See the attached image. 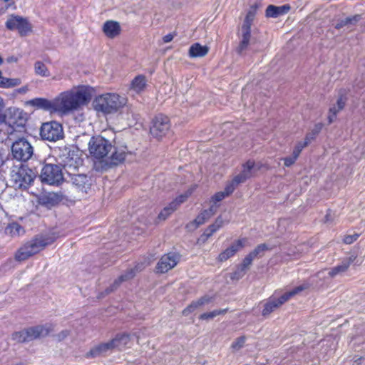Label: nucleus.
Masks as SVG:
<instances>
[{"instance_id": "obj_53", "label": "nucleus", "mask_w": 365, "mask_h": 365, "mask_svg": "<svg viewBox=\"0 0 365 365\" xmlns=\"http://www.w3.org/2000/svg\"><path fill=\"white\" fill-rule=\"evenodd\" d=\"M322 123H318V124H316L314 129L312 130V133H313V135L314 136H316V135H317L320 130H322Z\"/></svg>"}, {"instance_id": "obj_3", "label": "nucleus", "mask_w": 365, "mask_h": 365, "mask_svg": "<svg viewBox=\"0 0 365 365\" xmlns=\"http://www.w3.org/2000/svg\"><path fill=\"white\" fill-rule=\"evenodd\" d=\"M36 177V173L22 163L14 165L11 172V182L16 189L26 190L34 182Z\"/></svg>"}, {"instance_id": "obj_44", "label": "nucleus", "mask_w": 365, "mask_h": 365, "mask_svg": "<svg viewBox=\"0 0 365 365\" xmlns=\"http://www.w3.org/2000/svg\"><path fill=\"white\" fill-rule=\"evenodd\" d=\"M309 143V138L307 139V141L299 142L294 147L292 154L298 158L302 149L305 148Z\"/></svg>"}, {"instance_id": "obj_50", "label": "nucleus", "mask_w": 365, "mask_h": 365, "mask_svg": "<svg viewBox=\"0 0 365 365\" xmlns=\"http://www.w3.org/2000/svg\"><path fill=\"white\" fill-rule=\"evenodd\" d=\"M358 237H359V235H357V234L347 235L344 238V243L349 245V244L353 243L354 241H356Z\"/></svg>"}, {"instance_id": "obj_17", "label": "nucleus", "mask_w": 365, "mask_h": 365, "mask_svg": "<svg viewBox=\"0 0 365 365\" xmlns=\"http://www.w3.org/2000/svg\"><path fill=\"white\" fill-rule=\"evenodd\" d=\"M217 208V205H211L209 209L205 210L200 212L192 222L188 223L186 225V227L189 230H195L200 225L204 224L207 220H208L216 212Z\"/></svg>"}, {"instance_id": "obj_27", "label": "nucleus", "mask_w": 365, "mask_h": 365, "mask_svg": "<svg viewBox=\"0 0 365 365\" xmlns=\"http://www.w3.org/2000/svg\"><path fill=\"white\" fill-rule=\"evenodd\" d=\"M289 9L290 6L289 5H283L280 6L269 5L266 9V16L267 17L277 18L281 15L287 14Z\"/></svg>"}, {"instance_id": "obj_21", "label": "nucleus", "mask_w": 365, "mask_h": 365, "mask_svg": "<svg viewBox=\"0 0 365 365\" xmlns=\"http://www.w3.org/2000/svg\"><path fill=\"white\" fill-rule=\"evenodd\" d=\"M145 267V264H138L135 268L128 269L125 274L120 275L117 279H115L112 287L110 289H108V292H112L113 289H116L121 282L133 278L137 272L142 270Z\"/></svg>"}, {"instance_id": "obj_5", "label": "nucleus", "mask_w": 365, "mask_h": 365, "mask_svg": "<svg viewBox=\"0 0 365 365\" xmlns=\"http://www.w3.org/2000/svg\"><path fill=\"white\" fill-rule=\"evenodd\" d=\"M53 240L45 237H38L26 242L16 253V259L24 261L31 256L42 250L46 246L51 244Z\"/></svg>"}, {"instance_id": "obj_30", "label": "nucleus", "mask_w": 365, "mask_h": 365, "mask_svg": "<svg viewBox=\"0 0 365 365\" xmlns=\"http://www.w3.org/2000/svg\"><path fill=\"white\" fill-rule=\"evenodd\" d=\"M145 86V77L143 75H138L132 81L130 90L135 93H140L144 91Z\"/></svg>"}, {"instance_id": "obj_37", "label": "nucleus", "mask_w": 365, "mask_h": 365, "mask_svg": "<svg viewBox=\"0 0 365 365\" xmlns=\"http://www.w3.org/2000/svg\"><path fill=\"white\" fill-rule=\"evenodd\" d=\"M6 232L11 236H19L24 233V230L19 224L13 222L7 226Z\"/></svg>"}, {"instance_id": "obj_64", "label": "nucleus", "mask_w": 365, "mask_h": 365, "mask_svg": "<svg viewBox=\"0 0 365 365\" xmlns=\"http://www.w3.org/2000/svg\"><path fill=\"white\" fill-rule=\"evenodd\" d=\"M358 360L361 361H365V359L364 358H359Z\"/></svg>"}, {"instance_id": "obj_23", "label": "nucleus", "mask_w": 365, "mask_h": 365, "mask_svg": "<svg viewBox=\"0 0 365 365\" xmlns=\"http://www.w3.org/2000/svg\"><path fill=\"white\" fill-rule=\"evenodd\" d=\"M62 200L61 195L56 192H48L39 198V202L42 205L51 208L58 205Z\"/></svg>"}, {"instance_id": "obj_12", "label": "nucleus", "mask_w": 365, "mask_h": 365, "mask_svg": "<svg viewBox=\"0 0 365 365\" xmlns=\"http://www.w3.org/2000/svg\"><path fill=\"white\" fill-rule=\"evenodd\" d=\"M40 135L43 140L53 142L58 140L63 136L62 125L56 121L43 123Z\"/></svg>"}, {"instance_id": "obj_49", "label": "nucleus", "mask_w": 365, "mask_h": 365, "mask_svg": "<svg viewBox=\"0 0 365 365\" xmlns=\"http://www.w3.org/2000/svg\"><path fill=\"white\" fill-rule=\"evenodd\" d=\"M297 159V157L294 155L293 154L292 155V156L283 158V160L284 162V165L286 167L291 166L292 165H293L295 163Z\"/></svg>"}, {"instance_id": "obj_28", "label": "nucleus", "mask_w": 365, "mask_h": 365, "mask_svg": "<svg viewBox=\"0 0 365 365\" xmlns=\"http://www.w3.org/2000/svg\"><path fill=\"white\" fill-rule=\"evenodd\" d=\"M127 154L126 147L114 148V151L110 156V165H118L123 162Z\"/></svg>"}, {"instance_id": "obj_6", "label": "nucleus", "mask_w": 365, "mask_h": 365, "mask_svg": "<svg viewBox=\"0 0 365 365\" xmlns=\"http://www.w3.org/2000/svg\"><path fill=\"white\" fill-rule=\"evenodd\" d=\"M57 161L68 174L76 172L82 163V160L77 152L68 148L60 150Z\"/></svg>"}, {"instance_id": "obj_52", "label": "nucleus", "mask_w": 365, "mask_h": 365, "mask_svg": "<svg viewBox=\"0 0 365 365\" xmlns=\"http://www.w3.org/2000/svg\"><path fill=\"white\" fill-rule=\"evenodd\" d=\"M69 334H70V332L68 330H63L58 334V336H57L58 339L59 341H61V340L66 339L69 335Z\"/></svg>"}, {"instance_id": "obj_58", "label": "nucleus", "mask_w": 365, "mask_h": 365, "mask_svg": "<svg viewBox=\"0 0 365 365\" xmlns=\"http://www.w3.org/2000/svg\"><path fill=\"white\" fill-rule=\"evenodd\" d=\"M8 63H13L17 61V58L15 56H10L6 59Z\"/></svg>"}, {"instance_id": "obj_25", "label": "nucleus", "mask_w": 365, "mask_h": 365, "mask_svg": "<svg viewBox=\"0 0 365 365\" xmlns=\"http://www.w3.org/2000/svg\"><path fill=\"white\" fill-rule=\"evenodd\" d=\"M110 341L113 349L122 350L130 343V336L126 333L118 334Z\"/></svg>"}, {"instance_id": "obj_20", "label": "nucleus", "mask_w": 365, "mask_h": 365, "mask_svg": "<svg viewBox=\"0 0 365 365\" xmlns=\"http://www.w3.org/2000/svg\"><path fill=\"white\" fill-rule=\"evenodd\" d=\"M74 173L72 172V174H69L72 175L71 180L73 185L82 192L87 193L91 185L90 179L86 175H76Z\"/></svg>"}, {"instance_id": "obj_24", "label": "nucleus", "mask_w": 365, "mask_h": 365, "mask_svg": "<svg viewBox=\"0 0 365 365\" xmlns=\"http://www.w3.org/2000/svg\"><path fill=\"white\" fill-rule=\"evenodd\" d=\"M113 349L111 346L110 341L100 344L92 348L86 353L87 358H96L106 354L108 351Z\"/></svg>"}, {"instance_id": "obj_36", "label": "nucleus", "mask_w": 365, "mask_h": 365, "mask_svg": "<svg viewBox=\"0 0 365 365\" xmlns=\"http://www.w3.org/2000/svg\"><path fill=\"white\" fill-rule=\"evenodd\" d=\"M361 19V15L356 14L353 16L347 17L343 20H341L336 24L335 28L337 29H340L343 27L348 26L349 25H354L356 22L360 21Z\"/></svg>"}, {"instance_id": "obj_34", "label": "nucleus", "mask_w": 365, "mask_h": 365, "mask_svg": "<svg viewBox=\"0 0 365 365\" xmlns=\"http://www.w3.org/2000/svg\"><path fill=\"white\" fill-rule=\"evenodd\" d=\"M21 83L20 78H10L3 76L2 71L0 70V88H11L19 86Z\"/></svg>"}, {"instance_id": "obj_11", "label": "nucleus", "mask_w": 365, "mask_h": 365, "mask_svg": "<svg viewBox=\"0 0 365 365\" xmlns=\"http://www.w3.org/2000/svg\"><path fill=\"white\" fill-rule=\"evenodd\" d=\"M48 331L49 330L43 326H36L14 332L12 334V339L16 342L29 341L47 335Z\"/></svg>"}, {"instance_id": "obj_54", "label": "nucleus", "mask_w": 365, "mask_h": 365, "mask_svg": "<svg viewBox=\"0 0 365 365\" xmlns=\"http://www.w3.org/2000/svg\"><path fill=\"white\" fill-rule=\"evenodd\" d=\"M215 225L217 226V228L220 229L223 225V220L221 217H217L215 221Z\"/></svg>"}, {"instance_id": "obj_42", "label": "nucleus", "mask_w": 365, "mask_h": 365, "mask_svg": "<svg viewBox=\"0 0 365 365\" xmlns=\"http://www.w3.org/2000/svg\"><path fill=\"white\" fill-rule=\"evenodd\" d=\"M250 36L251 33L250 31L242 32V38L239 46L240 52L249 44Z\"/></svg>"}, {"instance_id": "obj_16", "label": "nucleus", "mask_w": 365, "mask_h": 365, "mask_svg": "<svg viewBox=\"0 0 365 365\" xmlns=\"http://www.w3.org/2000/svg\"><path fill=\"white\" fill-rule=\"evenodd\" d=\"M26 114L22 110L13 109L10 110L9 116L6 118L7 123L14 130L21 129L26 123Z\"/></svg>"}, {"instance_id": "obj_33", "label": "nucleus", "mask_w": 365, "mask_h": 365, "mask_svg": "<svg viewBox=\"0 0 365 365\" xmlns=\"http://www.w3.org/2000/svg\"><path fill=\"white\" fill-rule=\"evenodd\" d=\"M208 52V48L205 46H201L200 43H196L192 44L189 49V54L190 57H202Z\"/></svg>"}, {"instance_id": "obj_13", "label": "nucleus", "mask_w": 365, "mask_h": 365, "mask_svg": "<svg viewBox=\"0 0 365 365\" xmlns=\"http://www.w3.org/2000/svg\"><path fill=\"white\" fill-rule=\"evenodd\" d=\"M170 125L169 118L163 115H158L153 120L150 127L151 135L157 138L165 136L170 130Z\"/></svg>"}, {"instance_id": "obj_1", "label": "nucleus", "mask_w": 365, "mask_h": 365, "mask_svg": "<svg viewBox=\"0 0 365 365\" xmlns=\"http://www.w3.org/2000/svg\"><path fill=\"white\" fill-rule=\"evenodd\" d=\"M91 99V94L86 86H81L61 92L56 97L57 112L66 114L78 110Z\"/></svg>"}, {"instance_id": "obj_4", "label": "nucleus", "mask_w": 365, "mask_h": 365, "mask_svg": "<svg viewBox=\"0 0 365 365\" xmlns=\"http://www.w3.org/2000/svg\"><path fill=\"white\" fill-rule=\"evenodd\" d=\"M309 284L308 283H303L292 289L282 294L279 297L277 298L274 296L269 298V299L264 303V309H262V314L263 316H267L276 309L279 307L284 303L287 302L295 295L299 294L302 291L308 289Z\"/></svg>"}, {"instance_id": "obj_29", "label": "nucleus", "mask_w": 365, "mask_h": 365, "mask_svg": "<svg viewBox=\"0 0 365 365\" xmlns=\"http://www.w3.org/2000/svg\"><path fill=\"white\" fill-rule=\"evenodd\" d=\"M354 256L349 257V258L344 259L341 264L336 266L331 270H329L328 272V274L329 275V277H333L339 273L345 272L350 266V264L354 262Z\"/></svg>"}, {"instance_id": "obj_62", "label": "nucleus", "mask_w": 365, "mask_h": 365, "mask_svg": "<svg viewBox=\"0 0 365 365\" xmlns=\"http://www.w3.org/2000/svg\"><path fill=\"white\" fill-rule=\"evenodd\" d=\"M52 79L53 81H60L61 79V76H55L52 78Z\"/></svg>"}, {"instance_id": "obj_48", "label": "nucleus", "mask_w": 365, "mask_h": 365, "mask_svg": "<svg viewBox=\"0 0 365 365\" xmlns=\"http://www.w3.org/2000/svg\"><path fill=\"white\" fill-rule=\"evenodd\" d=\"M254 259L255 257L250 253H249L243 259L241 265L248 269Z\"/></svg>"}, {"instance_id": "obj_10", "label": "nucleus", "mask_w": 365, "mask_h": 365, "mask_svg": "<svg viewBox=\"0 0 365 365\" xmlns=\"http://www.w3.org/2000/svg\"><path fill=\"white\" fill-rule=\"evenodd\" d=\"M42 182L51 185H58L63 180L62 168L58 165L46 164L41 173Z\"/></svg>"}, {"instance_id": "obj_22", "label": "nucleus", "mask_w": 365, "mask_h": 365, "mask_svg": "<svg viewBox=\"0 0 365 365\" xmlns=\"http://www.w3.org/2000/svg\"><path fill=\"white\" fill-rule=\"evenodd\" d=\"M103 31L108 38H114L120 35L121 27L118 21L109 20L104 23Z\"/></svg>"}, {"instance_id": "obj_56", "label": "nucleus", "mask_w": 365, "mask_h": 365, "mask_svg": "<svg viewBox=\"0 0 365 365\" xmlns=\"http://www.w3.org/2000/svg\"><path fill=\"white\" fill-rule=\"evenodd\" d=\"M214 234V232L210 230V228L207 227L204 233H203V235L206 237V238H209L210 237H211L212 235Z\"/></svg>"}, {"instance_id": "obj_14", "label": "nucleus", "mask_w": 365, "mask_h": 365, "mask_svg": "<svg viewBox=\"0 0 365 365\" xmlns=\"http://www.w3.org/2000/svg\"><path fill=\"white\" fill-rule=\"evenodd\" d=\"M259 168H256L255 161L252 160H247L242 165V169L238 175H237L231 181L236 187L240 183L245 182L247 179L252 177L254 173Z\"/></svg>"}, {"instance_id": "obj_9", "label": "nucleus", "mask_w": 365, "mask_h": 365, "mask_svg": "<svg viewBox=\"0 0 365 365\" xmlns=\"http://www.w3.org/2000/svg\"><path fill=\"white\" fill-rule=\"evenodd\" d=\"M11 153L16 160L26 162L32 157L34 148L26 138H21L13 143Z\"/></svg>"}, {"instance_id": "obj_32", "label": "nucleus", "mask_w": 365, "mask_h": 365, "mask_svg": "<svg viewBox=\"0 0 365 365\" xmlns=\"http://www.w3.org/2000/svg\"><path fill=\"white\" fill-rule=\"evenodd\" d=\"M346 98L343 96H340L337 100L336 106H334L329 108V113L328 115L329 123H331L334 120L338 112L344 108Z\"/></svg>"}, {"instance_id": "obj_19", "label": "nucleus", "mask_w": 365, "mask_h": 365, "mask_svg": "<svg viewBox=\"0 0 365 365\" xmlns=\"http://www.w3.org/2000/svg\"><path fill=\"white\" fill-rule=\"evenodd\" d=\"M245 242V240L241 239L232 243L228 248L219 255L218 260L224 262L234 256L237 251L244 247Z\"/></svg>"}, {"instance_id": "obj_38", "label": "nucleus", "mask_w": 365, "mask_h": 365, "mask_svg": "<svg viewBox=\"0 0 365 365\" xmlns=\"http://www.w3.org/2000/svg\"><path fill=\"white\" fill-rule=\"evenodd\" d=\"M177 202H170L159 213L158 218L160 220H166L177 208Z\"/></svg>"}, {"instance_id": "obj_31", "label": "nucleus", "mask_w": 365, "mask_h": 365, "mask_svg": "<svg viewBox=\"0 0 365 365\" xmlns=\"http://www.w3.org/2000/svg\"><path fill=\"white\" fill-rule=\"evenodd\" d=\"M235 185L230 182L225 186V190L215 193L211 198V201L216 204L218 202L222 200L225 197L232 194L235 190Z\"/></svg>"}, {"instance_id": "obj_7", "label": "nucleus", "mask_w": 365, "mask_h": 365, "mask_svg": "<svg viewBox=\"0 0 365 365\" xmlns=\"http://www.w3.org/2000/svg\"><path fill=\"white\" fill-rule=\"evenodd\" d=\"M113 149L111 143L101 135L92 137L88 143L91 155L96 159H103Z\"/></svg>"}, {"instance_id": "obj_8", "label": "nucleus", "mask_w": 365, "mask_h": 365, "mask_svg": "<svg viewBox=\"0 0 365 365\" xmlns=\"http://www.w3.org/2000/svg\"><path fill=\"white\" fill-rule=\"evenodd\" d=\"M5 26L10 31H17L21 36H26L32 31V26L29 20L21 16H9Z\"/></svg>"}, {"instance_id": "obj_35", "label": "nucleus", "mask_w": 365, "mask_h": 365, "mask_svg": "<svg viewBox=\"0 0 365 365\" xmlns=\"http://www.w3.org/2000/svg\"><path fill=\"white\" fill-rule=\"evenodd\" d=\"M34 73L36 75L41 77L50 76V71L48 67L41 61H37L34 63Z\"/></svg>"}, {"instance_id": "obj_51", "label": "nucleus", "mask_w": 365, "mask_h": 365, "mask_svg": "<svg viewBox=\"0 0 365 365\" xmlns=\"http://www.w3.org/2000/svg\"><path fill=\"white\" fill-rule=\"evenodd\" d=\"M252 24V21L245 19L244 23L242 26V32L250 31L251 33Z\"/></svg>"}, {"instance_id": "obj_45", "label": "nucleus", "mask_w": 365, "mask_h": 365, "mask_svg": "<svg viewBox=\"0 0 365 365\" xmlns=\"http://www.w3.org/2000/svg\"><path fill=\"white\" fill-rule=\"evenodd\" d=\"M192 190H189L186 192H185L182 195H179L178 197H176L173 201L171 202H177L176 208L182 202H184L188 197L191 195Z\"/></svg>"}, {"instance_id": "obj_61", "label": "nucleus", "mask_w": 365, "mask_h": 365, "mask_svg": "<svg viewBox=\"0 0 365 365\" xmlns=\"http://www.w3.org/2000/svg\"><path fill=\"white\" fill-rule=\"evenodd\" d=\"M27 91H28L27 86H24V87H22L19 89V92L21 93H24L27 92Z\"/></svg>"}, {"instance_id": "obj_63", "label": "nucleus", "mask_w": 365, "mask_h": 365, "mask_svg": "<svg viewBox=\"0 0 365 365\" xmlns=\"http://www.w3.org/2000/svg\"><path fill=\"white\" fill-rule=\"evenodd\" d=\"M353 365H361V364L359 363L358 361L356 360L354 361V364Z\"/></svg>"}, {"instance_id": "obj_18", "label": "nucleus", "mask_w": 365, "mask_h": 365, "mask_svg": "<svg viewBox=\"0 0 365 365\" xmlns=\"http://www.w3.org/2000/svg\"><path fill=\"white\" fill-rule=\"evenodd\" d=\"M29 103L38 109H43L51 113L57 112L56 98L51 101L43 98H36L29 101Z\"/></svg>"}, {"instance_id": "obj_46", "label": "nucleus", "mask_w": 365, "mask_h": 365, "mask_svg": "<svg viewBox=\"0 0 365 365\" xmlns=\"http://www.w3.org/2000/svg\"><path fill=\"white\" fill-rule=\"evenodd\" d=\"M5 106L4 100L0 96V125L5 123L6 120V115L4 112Z\"/></svg>"}, {"instance_id": "obj_41", "label": "nucleus", "mask_w": 365, "mask_h": 365, "mask_svg": "<svg viewBox=\"0 0 365 365\" xmlns=\"http://www.w3.org/2000/svg\"><path fill=\"white\" fill-rule=\"evenodd\" d=\"M247 269L240 264L235 271L232 274L231 278L232 279H239L242 278L247 272Z\"/></svg>"}, {"instance_id": "obj_39", "label": "nucleus", "mask_w": 365, "mask_h": 365, "mask_svg": "<svg viewBox=\"0 0 365 365\" xmlns=\"http://www.w3.org/2000/svg\"><path fill=\"white\" fill-rule=\"evenodd\" d=\"M225 312H226V309L214 310L210 312H206V313L202 314L200 316V319L202 320H208V319H213L214 317H217V315L224 314Z\"/></svg>"}, {"instance_id": "obj_2", "label": "nucleus", "mask_w": 365, "mask_h": 365, "mask_svg": "<svg viewBox=\"0 0 365 365\" xmlns=\"http://www.w3.org/2000/svg\"><path fill=\"white\" fill-rule=\"evenodd\" d=\"M127 103L125 97L116 93H105L98 96L93 101V107L96 111L104 114H112L118 111Z\"/></svg>"}, {"instance_id": "obj_40", "label": "nucleus", "mask_w": 365, "mask_h": 365, "mask_svg": "<svg viewBox=\"0 0 365 365\" xmlns=\"http://www.w3.org/2000/svg\"><path fill=\"white\" fill-rule=\"evenodd\" d=\"M271 249L272 247H269L267 244L263 243L259 245L253 251L250 253L255 258L258 255H262L265 250Z\"/></svg>"}, {"instance_id": "obj_55", "label": "nucleus", "mask_w": 365, "mask_h": 365, "mask_svg": "<svg viewBox=\"0 0 365 365\" xmlns=\"http://www.w3.org/2000/svg\"><path fill=\"white\" fill-rule=\"evenodd\" d=\"M174 38V35L172 34H168L167 35H165L164 37H163V42L164 43H169Z\"/></svg>"}, {"instance_id": "obj_57", "label": "nucleus", "mask_w": 365, "mask_h": 365, "mask_svg": "<svg viewBox=\"0 0 365 365\" xmlns=\"http://www.w3.org/2000/svg\"><path fill=\"white\" fill-rule=\"evenodd\" d=\"M314 137H315V136L313 135V133H312H312H308V134L307 135L306 138H305L304 141H307V139L309 138V143H310V142H311V140H312V139H314Z\"/></svg>"}, {"instance_id": "obj_59", "label": "nucleus", "mask_w": 365, "mask_h": 365, "mask_svg": "<svg viewBox=\"0 0 365 365\" xmlns=\"http://www.w3.org/2000/svg\"><path fill=\"white\" fill-rule=\"evenodd\" d=\"M210 230L215 233L216 231H217L219 229L217 228V226L215 225V223L210 225L209 227Z\"/></svg>"}, {"instance_id": "obj_43", "label": "nucleus", "mask_w": 365, "mask_h": 365, "mask_svg": "<svg viewBox=\"0 0 365 365\" xmlns=\"http://www.w3.org/2000/svg\"><path fill=\"white\" fill-rule=\"evenodd\" d=\"M245 343V337L240 336L237 338L235 341L232 342L231 345V348L234 351H237L240 350L242 347H243Z\"/></svg>"}, {"instance_id": "obj_15", "label": "nucleus", "mask_w": 365, "mask_h": 365, "mask_svg": "<svg viewBox=\"0 0 365 365\" xmlns=\"http://www.w3.org/2000/svg\"><path fill=\"white\" fill-rule=\"evenodd\" d=\"M179 259V255L174 252H170L164 255L157 264V272L159 273H165L168 272L177 265Z\"/></svg>"}, {"instance_id": "obj_47", "label": "nucleus", "mask_w": 365, "mask_h": 365, "mask_svg": "<svg viewBox=\"0 0 365 365\" xmlns=\"http://www.w3.org/2000/svg\"><path fill=\"white\" fill-rule=\"evenodd\" d=\"M257 5L256 4L254 5H252L250 7V9L247 13L245 19L250 20V21L253 22L256 12H257Z\"/></svg>"}, {"instance_id": "obj_26", "label": "nucleus", "mask_w": 365, "mask_h": 365, "mask_svg": "<svg viewBox=\"0 0 365 365\" xmlns=\"http://www.w3.org/2000/svg\"><path fill=\"white\" fill-rule=\"evenodd\" d=\"M212 301V298L208 296H204L198 299L196 301H193L189 306H187L183 311L182 314L185 316H187L189 314L193 312L198 308L208 304Z\"/></svg>"}, {"instance_id": "obj_60", "label": "nucleus", "mask_w": 365, "mask_h": 365, "mask_svg": "<svg viewBox=\"0 0 365 365\" xmlns=\"http://www.w3.org/2000/svg\"><path fill=\"white\" fill-rule=\"evenodd\" d=\"M1 1H4V3L9 4L7 7H9L11 5H14V4H15L13 0H1Z\"/></svg>"}]
</instances>
